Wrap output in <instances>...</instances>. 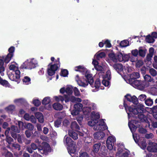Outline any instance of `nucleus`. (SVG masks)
<instances>
[{
  "label": "nucleus",
  "instance_id": "nucleus-63",
  "mask_svg": "<svg viewBox=\"0 0 157 157\" xmlns=\"http://www.w3.org/2000/svg\"><path fill=\"white\" fill-rule=\"evenodd\" d=\"M123 61H127L128 59V56L127 54H123Z\"/></svg>",
  "mask_w": 157,
  "mask_h": 157
},
{
  "label": "nucleus",
  "instance_id": "nucleus-31",
  "mask_svg": "<svg viewBox=\"0 0 157 157\" xmlns=\"http://www.w3.org/2000/svg\"><path fill=\"white\" fill-rule=\"evenodd\" d=\"M9 68L10 70H12L13 71L16 72L17 71H19L18 70L17 64L15 63L12 64L10 65Z\"/></svg>",
  "mask_w": 157,
  "mask_h": 157
},
{
  "label": "nucleus",
  "instance_id": "nucleus-38",
  "mask_svg": "<svg viewBox=\"0 0 157 157\" xmlns=\"http://www.w3.org/2000/svg\"><path fill=\"white\" fill-rule=\"evenodd\" d=\"M105 56V54L103 52L96 53L95 55V56L98 59H99L100 58L104 57Z\"/></svg>",
  "mask_w": 157,
  "mask_h": 157
},
{
  "label": "nucleus",
  "instance_id": "nucleus-26",
  "mask_svg": "<svg viewBox=\"0 0 157 157\" xmlns=\"http://www.w3.org/2000/svg\"><path fill=\"white\" fill-rule=\"evenodd\" d=\"M73 87L71 86L67 87L65 89V92L68 94L66 95L70 97V95L71 94L73 93Z\"/></svg>",
  "mask_w": 157,
  "mask_h": 157
},
{
  "label": "nucleus",
  "instance_id": "nucleus-1",
  "mask_svg": "<svg viewBox=\"0 0 157 157\" xmlns=\"http://www.w3.org/2000/svg\"><path fill=\"white\" fill-rule=\"evenodd\" d=\"M75 70L76 71L85 72V78H83L81 80L79 79V76L78 75L76 76L75 80L79 86L85 87L87 86L89 83L93 88L95 87L97 89L99 88L101 85L100 81L101 80V79H100V78L97 79L94 84H93L94 80L92 75L88 72L86 68L82 66H79L75 67Z\"/></svg>",
  "mask_w": 157,
  "mask_h": 157
},
{
  "label": "nucleus",
  "instance_id": "nucleus-11",
  "mask_svg": "<svg viewBox=\"0 0 157 157\" xmlns=\"http://www.w3.org/2000/svg\"><path fill=\"white\" fill-rule=\"evenodd\" d=\"M59 65L58 66L56 64L51 65L50 68L48 69V72L49 75L52 76L54 74L55 71L57 70Z\"/></svg>",
  "mask_w": 157,
  "mask_h": 157
},
{
  "label": "nucleus",
  "instance_id": "nucleus-24",
  "mask_svg": "<svg viewBox=\"0 0 157 157\" xmlns=\"http://www.w3.org/2000/svg\"><path fill=\"white\" fill-rule=\"evenodd\" d=\"M68 134L69 136L74 140H76L78 138L77 134L72 130H69Z\"/></svg>",
  "mask_w": 157,
  "mask_h": 157
},
{
  "label": "nucleus",
  "instance_id": "nucleus-57",
  "mask_svg": "<svg viewBox=\"0 0 157 157\" xmlns=\"http://www.w3.org/2000/svg\"><path fill=\"white\" fill-rule=\"evenodd\" d=\"M79 111L77 109H74L71 111V114L73 116H75L78 115V113Z\"/></svg>",
  "mask_w": 157,
  "mask_h": 157
},
{
  "label": "nucleus",
  "instance_id": "nucleus-17",
  "mask_svg": "<svg viewBox=\"0 0 157 157\" xmlns=\"http://www.w3.org/2000/svg\"><path fill=\"white\" fill-rule=\"evenodd\" d=\"M128 82L129 83L134 87H138L142 84V82L138 80H132V79H129Z\"/></svg>",
  "mask_w": 157,
  "mask_h": 157
},
{
  "label": "nucleus",
  "instance_id": "nucleus-48",
  "mask_svg": "<svg viewBox=\"0 0 157 157\" xmlns=\"http://www.w3.org/2000/svg\"><path fill=\"white\" fill-rule=\"evenodd\" d=\"M149 73L153 76H155L157 75L156 71L153 68H151L149 70Z\"/></svg>",
  "mask_w": 157,
  "mask_h": 157
},
{
  "label": "nucleus",
  "instance_id": "nucleus-59",
  "mask_svg": "<svg viewBox=\"0 0 157 157\" xmlns=\"http://www.w3.org/2000/svg\"><path fill=\"white\" fill-rule=\"evenodd\" d=\"M143 64V62L141 60L138 61L136 63V66L137 67L141 66Z\"/></svg>",
  "mask_w": 157,
  "mask_h": 157
},
{
  "label": "nucleus",
  "instance_id": "nucleus-51",
  "mask_svg": "<svg viewBox=\"0 0 157 157\" xmlns=\"http://www.w3.org/2000/svg\"><path fill=\"white\" fill-rule=\"evenodd\" d=\"M68 74V71L66 69H64L61 71V75L63 77H66Z\"/></svg>",
  "mask_w": 157,
  "mask_h": 157
},
{
  "label": "nucleus",
  "instance_id": "nucleus-29",
  "mask_svg": "<svg viewBox=\"0 0 157 157\" xmlns=\"http://www.w3.org/2000/svg\"><path fill=\"white\" fill-rule=\"evenodd\" d=\"M101 144L100 143L96 144L93 146V151L95 153H97L99 151Z\"/></svg>",
  "mask_w": 157,
  "mask_h": 157
},
{
  "label": "nucleus",
  "instance_id": "nucleus-18",
  "mask_svg": "<svg viewBox=\"0 0 157 157\" xmlns=\"http://www.w3.org/2000/svg\"><path fill=\"white\" fill-rule=\"evenodd\" d=\"M144 78L145 80L147 81L145 84L144 85V87H148L149 85V84L148 82H151L153 81V79L152 78L151 76L148 75H146L144 76Z\"/></svg>",
  "mask_w": 157,
  "mask_h": 157
},
{
  "label": "nucleus",
  "instance_id": "nucleus-28",
  "mask_svg": "<svg viewBox=\"0 0 157 157\" xmlns=\"http://www.w3.org/2000/svg\"><path fill=\"white\" fill-rule=\"evenodd\" d=\"M4 62L2 59H0V75L1 76H3L4 73L3 72L4 71V68L3 66Z\"/></svg>",
  "mask_w": 157,
  "mask_h": 157
},
{
  "label": "nucleus",
  "instance_id": "nucleus-9",
  "mask_svg": "<svg viewBox=\"0 0 157 157\" xmlns=\"http://www.w3.org/2000/svg\"><path fill=\"white\" fill-rule=\"evenodd\" d=\"M9 78L12 81H18L20 77V71H17L16 72L12 71L9 75Z\"/></svg>",
  "mask_w": 157,
  "mask_h": 157
},
{
  "label": "nucleus",
  "instance_id": "nucleus-61",
  "mask_svg": "<svg viewBox=\"0 0 157 157\" xmlns=\"http://www.w3.org/2000/svg\"><path fill=\"white\" fill-rule=\"evenodd\" d=\"M13 147L17 149L18 150H19L20 149V145L17 144H12Z\"/></svg>",
  "mask_w": 157,
  "mask_h": 157
},
{
  "label": "nucleus",
  "instance_id": "nucleus-16",
  "mask_svg": "<svg viewBox=\"0 0 157 157\" xmlns=\"http://www.w3.org/2000/svg\"><path fill=\"white\" fill-rule=\"evenodd\" d=\"M103 72H100L98 74L99 76V78H105L108 80H110L111 79V72L109 70H108L106 73L105 76L103 75Z\"/></svg>",
  "mask_w": 157,
  "mask_h": 157
},
{
  "label": "nucleus",
  "instance_id": "nucleus-40",
  "mask_svg": "<svg viewBox=\"0 0 157 157\" xmlns=\"http://www.w3.org/2000/svg\"><path fill=\"white\" fill-rule=\"evenodd\" d=\"M146 50L145 49H142V48H139V53L140 56L142 57H144L146 54Z\"/></svg>",
  "mask_w": 157,
  "mask_h": 157
},
{
  "label": "nucleus",
  "instance_id": "nucleus-55",
  "mask_svg": "<svg viewBox=\"0 0 157 157\" xmlns=\"http://www.w3.org/2000/svg\"><path fill=\"white\" fill-rule=\"evenodd\" d=\"M27 128L30 130H32L34 128V126L31 123H28L26 125Z\"/></svg>",
  "mask_w": 157,
  "mask_h": 157
},
{
  "label": "nucleus",
  "instance_id": "nucleus-13",
  "mask_svg": "<svg viewBox=\"0 0 157 157\" xmlns=\"http://www.w3.org/2000/svg\"><path fill=\"white\" fill-rule=\"evenodd\" d=\"M18 124L19 126V128H18L17 126H12L11 127V130L12 131L15 132L19 133L20 130L23 129V123L21 121H18Z\"/></svg>",
  "mask_w": 157,
  "mask_h": 157
},
{
  "label": "nucleus",
  "instance_id": "nucleus-5",
  "mask_svg": "<svg viewBox=\"0 0 157 157\" xmlns=\"http://www.w3.org/2000/svg\"><path fill=\"white\" fill-rule=\"evenodd\" d=\"M65 141L67 145L68 146L67 148L68 152L71 156H73L74 155H72L74 154L76 151V146L75 144L70 137L66 136L64 138V143Z\"/></svg>",
  "mask_w": 157,
  "mask_h": 157
},
{
  "label": "nucleus",
  "instance_id": "nucleus-6",
  "mask_svg": "<svg viewBox=\"0 0 157 157\" xmlns=\"http://www.w3.org/2000/svg\"><path fill=\"white\" fill-rule=\"evenodd\" d=\"M82 103L86 106L83 109V112L85 115H88L91 111L92 109H95L96 108L95 103L91 102L87 100H83Z\"/></svg>",
  "mask_w": 157,
  "mask_h": 157
},
{
  "label": "nucleus",
  "instance_id": "nucleus-56",
  "mask_svg": "<svg viewBox=\"0 0 157 157\" xmlns=\"http://www.w3.org/2000/svg\"><path fill=\"white\" fill-rule=\"evenodd\" d=\"M104 42V44L106 45V47L108 48H110L111 47V45L109 41L108 40H106Z\"/></svg>",
  "mask_w": 157,
  "mask_h": 157
},
{
  "label": "nucleus",
  "instance_id": "nucleus-34",
  "mask_svg": "<svg viewBox=\"0 0 157 157\" xmlns=\"http://www.w3.org/2000/svg\"><path fill=\"white\" fill-rule=\"evenodd\" d=\"M120 45L122 47H126L129 45V42L127 40H124L120 42Z\"/></svg>",
  "mask_w": 157,
  "mask_h": 157
},
{
  "label": "nucleus",
  "instance_id": "nucleus-10",
  "mask_svg": "<svg viewBox=\"0 0 157 157\" xmlns=\"http://www.w3.org/2000/svg\"><path fill=\"white\" fill-rule=\"evenodd\" d=\"M128 125L131 132L132 133L134 141L136 143H137L138 142H139V140H138V138L137 136V135L134 134H133V132H135L136 130V126L129 122H128Z\"/></svg>",
  "mask_w": 157,
  "mask_h": 157
},
{
  "label": "nucleus",
  "instance_id": "nucleus-22",
  "mask_svg": "<svg viewBox=\"0 0 157 157\" xmlns=\"http://www.w3.org/2000/svg\"><path fill=\"white\" fill-rule=\"evenodd\" d=\"M113 67L119 73L123 70V67L122 64H116L113 65Z\"/></svg>",
  "mask_w": 157,
  "mask_h": 157
},
{
  "label": "nucleus",
  "instance_id": "nucleus-7",
  "mask_svg": "<svg viewBox=\"0 0 157 157\" xmlns=\"http://www.w3.org/2000/svg\"><path fill=\"white\" fill-rule=\"evenodd\" d=\"M42 145L41 147H37L35 144L33 143L31 144V147L33 150H35L38 148L39 151H40V152L42 154H43L44 152L48 151L49 150L50 146L47 143L43 142L42 144Z\"/></svg>",
  "mask_w": 157,
  "mask_h": 157
},
{
  "label": "nucleus",
  "instance_id": "nucleus-46",
  "mask_svg": "<svg viewBox=\"0 0 157 157\" xmlns=\"http://www.w3.org/2000/svg\"><path fill=\"white\" fill-rule=\"evenodd\" d=\"M73 90L74 91V94L76 96H79L80 95V92L78 89L76 87L73 88Z\"/></svg>",
  "mask_w": 157,
  "mask_h": 157
},
{
  "label": "nucleus",
  "instance_id": "nucleus-23",
  "mask_svg": "<svg viewBox=\"0 0 157 157\" xmlns=\"http://www.w3.org/2000/svg\"><path fill=\"white\" fill-rule=\"evenodd\" d=\"M52 106L54 109L57 110H61L63 108V105L58 102L54 103L52 105Z\"/></svg>",
  "mask_w": 157,
  "mask_h": 157
},
{
  "label": "nucleus",
  "instance_id": "nucleus-44",
  "mask_svg": "<svg viewBox=\"0 0 157 157\" xmlns=\"http://www.w3.org/2000/svg\"><path fill=\"white\" fill-rule=\"evenodd\" d=\"M154 51V49L153 48H150L149 49V54L147 55V58H148V57L151 58L153 56V54Z\"/></svg>",
  "mask_w": 157,
  "mask_h": 157
},
{
  "label": "nucleus",
  "instance_id": "nucleus-52",
  "mask_svg": "<svg viewBox=\"0 0 157 157\" xmlns=\"http://www.w3.org/2000/svg\"><path fill=\"white\" fill-rule=\"evenodd\" d=\"M15 109V106L13 105H10L6 108V110L8 112L11 111Z\"/></svg>",
  "mask_w": 157,
  "mask_h": 157
},
{
  "label": "nucleus",
  "instance_id": "nucleus-2",
  "mask_svg": "<svg viewBox=\"0 0 157 157\" xmlns=\"http://www.w3.org/2000/svg\"><path fill=\"white\" fill-rule=\"evenodd\" d=\"M124 105L128 114L129 119L130 117H133L132 114H134L137 115V116H136V117H137L140 121H147V117L143 114L145 111L144 106V105L139 104L135 107L133 105L128 107L124 103Z\"/></svg>",
  "mask_w": 157,
  "mask_h": 157
},
{
  "label": "nucleus",
  "instance_id": "nucleus-42",
  "mask_svg": "<svg viewBox=\"0 0 157 157\" xmlns=\"http://www.w3.org/2000/svg\"><path fill=\"white\" fill-rule=\"evenodd\" d=\"M51 100L49 97H46L42 100V103L43 104L46 105L48 104L50 102Z\"/></svg>",
  "mask_w": 157,
  "mask_h": 157
},
{
  "label": "nucleus",
  "instance_id": "nucleus-36",
  "mask_svg": "<svg viewBox=\"0 0 157 157\" xmlns=\"http://www.w3.org/2000/svg\"><path fill=\"white\" fill-rule=\"evenodd\" d=\"M145 103L147 106H151L153 105V100L151 98H148L145 100Z\"/></svg>",
  "mask_w": 157,
  "mask_h": 157
},
{
  "label": "nucleus",
  "instance_id": "nucleus-41",
  "mask_svg": "<svg viewBox=\"0 0 157 157\" xmlns=\"http://www.w3.org/2000/svg\"><path fill=\"white\" fill-rule=\"evenodd\" d=\"M13 56V55L11 53H9L4 59L5 62L6 63H9Z\"/></svg>",
  "mask_w": 157,
  "mask_h": 157
},
{
  "label": "nucleus",
  "instance_id": "nucleus-39",
  "mask_svg": "<svg viewBox=\"0 0 157 157\" xmlns=\"http://www.w3.org/2000/svg\"><path fill=\"white\" fill-rule=\"evenodd\" d=\"M146 41L148 43H152L154 41L155 39L151 36L149 35L147 36Z\"/></svg>",
  "mask_w": 157,
  "mask_h": 157
},
{
  "label": "nucleus",
  "instance_id": "nucleus-25",
  "mask_svg": "<svg viewBox=\"0 0 157 157\" xmlns=\"http://www.w3.org/2000/svg\"><path fill=\"white\" fill-rule=\"evenodd\" d=\"M130 78L129 79H132V80L134 79H137L139 78L140 74L138 72H134L131 74L130 76Z\"/></svg>",
  "mask_w": 157,
  "mask_h": 157
},
{
  "label": "nucleus",
  "instance_id": "nucleus-21",
  "mask_svg": "<svg viewBox=\"0 0 157 157\" xmlns=\"http://www.w3.org/2000/svg\"><path fill=\"white\" fill-rule=\"evenodd\" d=\"M35 116L39 122L40 123L44 122V117L42 113L40 112H37L35 114Z\"/></svg>",
  "mask_w": 157,
  "mask_h": 157
},
{
  "label": "nucleus",
  "instance_id": "nucleus-33",
  "mask_svg": "<svg viewBox=\"0 0 157 157\" xmlns=\"http://www.w3.org/2000/svg\"><path fill=\"white\" fill-rule=\"evenodd\" d=\"M83 105L80 103L76 104L74 105V109H77L79 111L83 110Z\"/></svg>",
  "mask_w": 157,
  "mask_h": 157
},
{
  "label": "nucleus",
  "instance_id": "nucleus-60",
  "mask_svg": "<svg viewBox=\"0 0 157 157\" xmlns=\"http://www.w3.org/2000/svg\"><path fill=\"white\" fill-rule=\"evenodd\" d=\"M95 68L97 70L100 71H102L103 69L102 67L98 65L95 66Z\"/></svg>",
  "mask_w": 157,
  "mask_h": 157
},
{
  "label": "nucleus",
  "instance_id": "nucleus-30",
  "mask_svg": "<svg viewBox=\"0 0 157 157\" xmlns=\"http://www.w3.org/2000/svg\"><path fill=\"white\" fill-rule=\"evenodd\" d=\"M29 59L31 67H32V69L34 68L37 66L38 63L37 62L35 59L33 58Z\"/></svg>",
  "mask_w": 157,
  "mask_h": 157
},
{
  "label": "nucleus",
  "instance_id": "nucleus-58",
  "mask_svg": "<svg viewBox=\"0 0 157 157\" xmlns=\"http://www.w3.org/2000/svg\"><path fill=\"white\" fill-rule=\"evenodd\" d=\"M132 53L134 56L136 57L138 53V50L137 49L133 50L132 51Z\"/></svg>",
  "mask_w": 157,
  "mask_h": 157
},
{
  "label": "nucleus",
  "instance_id": "nucleus-62",
  "mask_svg": "<svg viewBox=\"0 0 157 157\" xmlns=\"http://www.w3.org/2000/svg\"><path fill=\"white\" fill-rule=\"evenodd\" d=\"M6 140L7 142L9 144H10L13 141V139L10 137L8 136L6 137Z\"/></svg>",
  "mask_w": 157,
  "mask_h": 157
},
{
  "label": "nucleus",
  "instance_id": "nucleus-45",
  "mask_svg": "<svg viewBox=\"0 0 157 157\" xmlns=\"http://www.w3.org/2000/svg\"><path fill=\"white\" fill-rule=\"evenodd\" d=\"M147 98V96L146 95L144 94H141L139 96L138 98V99L139 100L143 101L145 100Z\"/></svg>",
  "mask_w": 157,
  "mask_h": 157
},
{
  "label": "nucleus",
  "instance_id": "nucleus-64",
  "mask_svg": "<svg viewBox=\"0 0 157 157\" xmlns=\"http://www.w3.org/2000/svg\"><path fill=\"white\" fill-rule=\"evenodd\" d=\"M80 157H89L86 152L82 153L80 155Z\"/></svg>",
  "mask_w": 157,
  "mask_h": 157
},
{
  "label": "nucleus",
  "instance_id": "nucleus-35",
  "mask_svg": "<svg viewBox=\"0 0 157 157\" xmlns=\"http://www.w3.org/2000/svg\"><path fill=\"white\" fill-rule=\"evenodd\" d=\"M109 57L110 59L114 62H116L117 61V55H115L114 53H112L109 55Z\"/></svg>",
  "mask_w": 157,
  "mask_h": 157
},
{
  "label": "nucleus",
  "instance_id": "nucleus-12",
  "mask_svg": "<svg viewBox=\"0 0 157 157\" xmlns=\"http://www.w3.org/2000/svg\"><path fill=\"white\" fill-rule=\"evenodd\" d=\"M104 130H98V132L95 133L94 134V138L95 139L101 140L103 139L105 136V134L103 132Z\"/></svg>",
  "mask_w": 157,
  "mask_h": 157
},
{
  "label": "nucleus",
  "instance_id": "nucleus-15",
  "mask_svg": "<svg viewBox=\"0 0 157 157\" xmlns=\"http://www.w3.org/2000/svg\"><path fill=\"white\" fill-rule=\"evenodd\" d=\"M125 97L128 101L131 102L134 104H136L138 103V99L135 96H132L130 94H127Z\"/></svg>",
  "mask_w": 157,
  "mask_h": 157
},
{
  "label": "nucleus",
  "instance_id": "nucleus-4",
  "mask_svg": "<svg viewBox=\"0 0 157 157\" xmlns=\"http://www.w3.org/2000/svg\"><path fill=\"white\" fill-rule=\"evenodd\" d=\"M55 99L57 101H61L62 103L64 101L67 103L71 101L73 102H81L82 100L78 98H76L74 96L70 97L68 96L64 95L63 96H55L54 97Z\"/></svg>",
  "mask_w": 157,
  "mask_h": 157
},
{
  "label": "nucleus",
  "instance_id": "nucleus-50",
  "mask_svg": "<svg viewBox=\"0 0 157 157\" xmlns=\"http://www.w3.org/2000/svg\"><path fill=\"white\" fill-rule=\"evenodd\" d=\"M150 111L153 113H157V106H155L152 108H148Z\"/></svg>",
  "mask_w": 157,
  "mask_h": 157
},
{
  "label": "nucleus",
  "instance_id": "nucleus-3",
  "mask_svg": "<svg viewBox=\"0 0 157 157\" xmlns=\"http://www.w3.org/2000/svg\"><path fill=\"white\" fill-rule=\"evenodd\" d=\"M88 124L90 126H94V130H105L107 128V127L103 120L98 121L91 118V121H89Z\"/></svg>",
  "mask_w": 157,
  "mask_h": 157
},
{
  "label": "nucleus",
  "instance_id": "nucleus-53",
  "mask_svg": "<svg viewBox=\"0 0 157 157\" xmlns=\"http://www.w3.org/2000/svg\"><path fill=\"white\" fill-rule=\"evenodd\" d=\"M61 123V121L60 120H57L55 122V126L56 127H59L60 126Z\"/></svg>",
  "mask_w": 157,
  "mask_h": 157
},
{
  "label": "nucleus",
  "instance_id": "nucleus-54",
  "mask_svg": "<svg viewBox=\"0 0 157 157\" xmlns=\"http://www.w3.org/2000/svg\"><path fill=\"white\" fill-rule=\"evenodd\" d=\"M33 103L36 106H38L40 104V101L38 100H34L33 101Z\"/></svg>",
  "mask_w": 157,
  "mask_h": 157
},
{
  "label": "nucleus",
  "instance_id": "nucleus-8",
  "mask_svg": "<svg viewBox=\"0 0 157 157\" xmlns=\"http://www.w3.org/2000/svg\"><path fill=\"white\" fill-rule=\"evenodd\" d=\"M116 140V139L113 136H110L108 137L106 142L107 147L108 149L110 150L113 149Z\"/></svg>",
  "mask_w": 157,
  "mask_h": 157
},
{
  "label": "nucleus",
  "instance_id": "nucleus-32",
  "mask_svg": "<svg viewBox=\"0 0 157 157\" xmlns=\"http://www.w3.org/2000/svg\"><path fill=\"white\" fill-rule=\"evenodd\" d=\"M71 128L73 129L78 130L79 129V127L75 121L72 122L71 124Z\"/></svg>",
  "mask_w": 157,
  "mask_h": 157
},
{
  "label": "nucleus",
  "instance_id": "nucleus-47",
  "mask_svg": "<svg viewBox=\"0 0 157 157\" xmlns=\"http://www.w3.org/2000/svg\"><path fill=\"white\" fill-rule=\"evenodd\" d=\"M107 79L104 78H102L101 80H102V83L105 86H108L109 84V82L107 80Z\"/></svg>",
  "mask_w": 157,
  "mask_h": 157
},
{
  "label": "nucleus",
  "instance_id": "nucleus-49",
  "mask_svg": "<svg viewBox=\"0 0 157 157\" xmlns=\"http://www.w3.org/2000/svg\"><path fill=\"white\" fill-rule=\"evenodd\" d=\"M24 101V100L23 98H18L15 99L14 100V102L15 103L19 104V103H22Z\"/></svg>",
  "mask_w": 157,
  "mask_h": 157
},
{
  "label": "nucleus",
  "instance_id": "nucleus-43",
  "mask_svg": "<svg viewBox=\"0 0 157 157\" xmlns=\"http://www.w3.org/2000/svg\"><path fill=\"white\" fill-rule=\"evenodd\" d=\"M123 54L121 53H118L117 55V60H118L119 61H123Z\"/></svg>",
  "mask_w": 157,
  "mask_h": 157
},
{
  "label": "nucleus",
  "instance_id": "nucleus-27",
  "mask_svg": "<svg viewBox=\"0 0 157 157\" xmlns=\"http://www.w3.org/2000/svg\"><path fill=\"white\" fill-rule=\"evenodd\" d=\"M100 115L98 113L92 112L91 113L90 118L92 119L98 120L99 118Z\"/></svg>",
  "mask_w": 157,
  "mask_h": 157
},
{
  "label": "nucleus",
  "instance_id": "nucleus-19",
  "mask_svg": "<svg viewBox=\"0 0 157 157\" xmlns=\"http://www.w3.org/2000/svg\"><path fill=\"white\" fill-rule=\"evenodd\" d=\"M139 145L142 149H144L147 146L146 141L144 138H142L139 140Z\"/></svg>",
  "mask_w": 157,
  "mask_h": 157
},
{
  "label": "nucleus",
  "instance_id": "nucleus-37",
  "mask_svg": "<svg viewBox=\"0 0 157 157\" xmlns=\"http://www.w3.org/2000/svg\"><path fill=\"white\" fill-rule=\"evenodd\" d=\"M23 83L25 85H28L31 83L30 78L27 76H25L23 79Z\"/></svg>",
  "mask_w": 157,
  "mask_h": 157
},
{
  "label": "nucleus",
  "instance_id": "nucleus-20",
  "mask_svg": "<svg viewBox=\"0 0 157 157\" xmlns=\"http://www.w3.org/2000/svg\"><path fill=\"white\" fill-rule=\"evenodd\" d=\"M30 62L29 59H27L23 63L21 66V67L23 68L31 69L32 67H31Z\"/></svg>",
  "mask_w": 157,
  "mask_h": 157
},
{
  "label": "nucleus",
  "instance_id": "nucleus-14",
  "mask_svg": "<svg viewBox=\"0 0 157 157\" xmlns=\"http://www.w3.org/2000/svg\"><path fill=\"white\" fill-rule=\"evenodd\" d=\"M147 150L150 152H157V144L155 143H150L147 147Z\"/></svg>",
  "mask_w": 157,
  "mask_h": 157
}]
</instances>
